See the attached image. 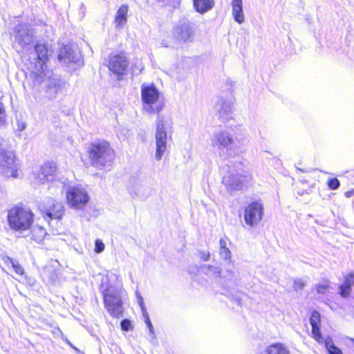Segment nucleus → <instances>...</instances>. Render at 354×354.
<instances>
[{"label":"nucleus","mask_w":354,"mask_h":354,"mask_svg":"<svg viewBox=\"0 0 354 354\" xmlns=\"http://www.w3.org/2000/svg\"><path fill=\"white\" fill-rule=\"evenodd\" d=\"M90 164L97 169L110 167L115 159V151L109 143L104 140L91 142L88 148Z\"/></svg>","instance_id":"nucleus-1"},{"label":"nucleus","mask_w":354,"mask_h":354,"mask_svg":"<svg viewBox=\"0 0 354 354\" xmlns=\"http://www.w3.org/2000/svg\"><path fill=\"white\" fill-rule=\"evenodd\" d=\"M102 292L104 298V306L113 317H119L122 315V301L121 288L112 284L106 285V288L102 286Z\"/></svg>","instance_id":"nucleus-2"},{"label":"nucleus","mask_w":354,"mask_h":354,"mask_svg":"<svg viewBox=\"0 0 354 354\" xmlns=\"http://www.w3.org/2000/svg\"><path fill=\"white\" fill-rule=\"evenodd\" d=\"M33 217L34 214L29 209L14 207L8 213V225L13 231L21 232L30 228Z\"/></svg>","instance_id":"nucleus-3"},{"label":"nucleus","mask_w":354,"mask_h":354,"mask_svg":"<svg viewBox=\"0 0 354 354\" xmlns=\"http://www.w3.org/2000/svg\"><path fill=\"white\" fill-rule=\"evenodd\" d=\"M160 97V92L154 84H142L141 86V98L144 104V109L149 113H159L162 109V105L153 106Z\"/></svg>","instance_id":"nucleus-4"},{"label":"nucleus","mask_w":354,"mask_h":354,"mask_svg":"<svg viewBox=\"0 0 354 354\" xmlns=\"http://www.w3.org/2000/svg\"><path fill=\"white\" fill-rule=\"evenodd\" d=\"M167 133L164 124V117L158 115L156 120L155 141L156 153L155 158L157 160H160L164 153L167 150Z\"/></svg>","instance_id":"nucleus-5"},{"label":"nucleus","mask_w":354,"mask_h":354,"mask_svg":"<svg viewBox=\"0 0 354 354\" xmlns=\"http://www.w3.org/2000/svg\"><path fill=\"white\" fill-rule=\"evenodd\" d=\"M263 214V204L260 201H253L245 207L244 221L248 226L253 227L261 222Z\"/></svg>","instance_id":"nucleus-6"},{"label":"nucleus","mask_w":354,"mask_h":354,"mask_svg":"<svg viewBox=\"0 0 354 354\" xmlns=\"http://www.w3.org/2000/svg\"><path fill=\"white\" fill-rule=\"evenodd\" d=\"M35 31L29 24H18L15 28V40L22 48L33 44Z\"/></svg>","instance_id":"nucleus-7"},{"label":"nucleus","mask_w":354,"mask_h":354,"mask_svg":"<svg viewBox=\"0 0 354 354\" xmlns=\"http://www.w3.org/2000/svg\"><path fill=\"white\" fill-rule=\"evenodd\" d=\"M236 140L239 142L237 138L234 139L233 135L227 130L214 133L211 138L213 145L217 146L219 149L223 148L227 150L239 147Z\"/></svg>","instance_id":"nucleus-8"},{"label":"nucleus","mask_w":354,"mask_h":354,"mask_svg":"<svg viewBox=\"0 0 354 354\" xmlns=\"http://www.w3.org/2000/svg\"><path fill=\"white\" fill-rule=\"evenodd\" d=\"M68 205L75 209H82L88 202L89 196L85 189L79 187H71L67 191Z\"/></svg>","instance_id":"nucleus-9"},{"label":"nucleus","mask_w":354,"mask_h":354,"mask_svg":"<svg viewBox=\"0 0 354 354\" xmlns=\"http://www.w3.org/2000/svg\"><path fill=\"white\" fill-rule=\"evenodd\" d=\"M0 173L7 177L17 176V165L15 162V154L12 151L0 153Z\"/></svg>","instance_id":"nucleus-10"},{"label":"nucleus","mask_w":354,"mask_h":354,"mask_svg":"<svg viewBox=\"0 0 354 354\" xmlns=\"http://www.w3.org/2000/svg\"><path fill=\"white\" fill-rule=\"evenodd\" d=\"M174 36L178 43L192 42L194 38V30L189 22H180L174 28Z\"/></svg>","instance_id":"nucleus-11"},{"label":"nucleus","mask_w":354,"mask_h":354,"mask_svg":"<svg viewBox=\"0 0 354 354\" xmlns=\"http://www.w3.org/2000/svg\"><path fill=\"white\" fill-rule=\"evenodd\" d=\"M129 61L124 53H120L110 57L109 68L114 74L122 75L125 73Z\"/></svg>","instance_id":"nucleus-12"},{"label":"nucleus","mask_w":354,"mask_h":354,"mask_svg":"<svg viewBox=\"0 0 354 354\" xmlns=\"http://www.w3.org/2000/svg\"><path fill=\"white\" fill-rule=\"evenodd\" d=\"M58 59L64 64L78 63L80 59V52L73 49L71 45L64 46L59 52Z\"/></svg>","instance_id":"nucleus-13"},{"label":"nucleus","mask_w":354,"mask_h":354,"mask_svg":"<svg viewBox=\"0 0 354 354\" xmlns=\"http://www.w3.org/2000/svg\"><path fill=\"white\" fill-rule=\"evenodd\" d=\"M244 176L239 174H233L229 172L227 175L223 178V183L225 186L226 189L231 194L237 190L241 189L243 187Z\"/></svg>","instance_id":"nucleus-14"},{"label":"nucleus","mask_w":354,"mask_h":354,"mask_svg":"<svg viewBox=\"0 0 354 354\" xmlns=\"http://www.w3.org/2000/svg\"><path fill=\"white\" fill-rule=\"evenodd\" d=\"M44 211L48 217L53 219H60L64 212V207L61 203L52 198L48 199L44 203Z\"/></svg>","instance_id":"nucleus-15"},{"label":"nucleus","mask_w":354,"mask_h":354,"mask_svg":"<svg viewBox=\"0 0 354 354\" xmlns=\"http://www.w3.org/2000/svg\"><path fill=\"white\" fill-rule=\"evenodd\" d=\"M201 272L209 277L214 279L217 278H227L228 280H234V274L232 271L227 270V275H221V269L218 267L210 266V265H203L201 267Z\"/></svg>","instance_id":"nucleus-16"},{"label":"nucleus","mask_w":354,"mask_h":354,"mask_svg":"<svg viewBox=\"0 0 354 354\" xmlns=\"http://www.w3.org/2000/svg\"><path fill=\"white\" fill-rule=\"evenodd\" d=\"M321 321L320 314L319 312L314 310L310 318V324L312 327V335L313 338L319 343L324 342V337L320 331L319 323Z\"/></svg>","instance_id":"nucleus-17"},{"label":"nucleus","mask_w":354,"mask_h":354,"mask_svg":"<svg viewBox=\"0 0 354 354\" xmlns=\"http://www.w3.org/2000/svg\"><path fill=\"white\" fill-rule=\"evenodd\" d=\"M232 15L235 21L241 24L244 22L245 17L243 11L242 0H233L232 2Z\"/></svg>","instance_id":"nucleus-18"},{"label":"nucleus","mask_w":354,"mask_h":354,"mask_svg":"<svg viewBox=\"0 0 354 354\" xmlns=\"http://www.w3.org/2000/svg\"><path fill=\"white\" fill-rule=\"evenodd\" d=\"M260 354H290V351L284 344L274 343L264 348Z\"/></svg>","instance_id":"nucleus-19"},{"label":"nucleus","mask_w":354,"mask_h":354,"mask_svg":"<svg viewBox=\"0 0 354 354\" xmlns=\"http://www.w3.org/2000/svg\"><path fill=\"white\" fill-rule=\"evenodd\" d=\"M128 6L127 4H122L119 9L118 10L115 17V21L117 26H123L127 20V12H128Z\"/></svg>","instance_id":"nucleus-20"},{"label":"nucleus","mask_w":354,"mask_h":354,"mask_svg":"<svg viewBox=\"0 0 354 354\" xmlns=\"http://www.w3.org/2000/svg\"><path fill=\"white\" fill-rule=\"evenodd\" d=\"M47 91H50V95H55L59 91L62 87V82L58 77H50L46 84Z\"/></svg>","instance_id":"nucleus-21"},{"label":"nucleus","mask_w":354,"mask_h":354,"mask_svg":"<svg viewBox=\"0 0 354 354\" xmlns=\"http://www.w3.org/2000/svg\"><path fill=\"white\" fill-rule=\"evenodd\" d=\"M214 0H194V6L196 11L203 14L213 8Z\"/></svg>","instance_id":"nucleus-22"},{"label":"nucleus","mask_w":354,"mask_h":354,"mask_svg":"<svg viewBox=\"0 0 354 354\" xmlns=\"http://www.w3.org/2000/svg\"><path fill=\"white\" fill-rule=\"evenodd\" d=\"M216 109L218 111L221 117L227 118L232 112V104L230 102L221 98L218 101Z\"/></svg>","instance_id":"nucleus-23"},{"label":"nucleus","mask_w":354,"mask_h":354,"mask_svg":"<svg viewBox=\"0 0 354 354\" xmlns=\"http://www.w3.org/2000/svg\"><path fill=\"white\" fill-rule=\"evenodd\" d=\"M35 50L40 65H44L48 59V49L46 45L37 44L35 45Z\"/></svg>","instance_id":"nucleus-24"},{"label":"nucleus","mask_w":354,"mask_h":354,"mask_svg":"<svg viewBox=\"0 0 354 354\" xmlns=\"http://www.w3.org/2000/svg\"><path fill=\"white\" fill-rule=\"evenodd\" d=\"M47 232L44 227L40 225H35L31 231V239L37 243L41 242L46 236Z\"/></svg>","instance_id":"nucleus-25"},{"label":"nucleus","mask_w":354,"mask_h":354,"mask_svg":"<svg viewBox=\"0 0 354 354\" xmlns=\"http://www.w3.org/2000/svg\"><path fill=\"white\" fill-rule=\"evenodd\" d=\"M40 170L41 172H43V174H45L49 181H53L54 180V176L56 171V167L55 163H45L41 167Z\"/></svg>","instance_id":"nucleus-26"},{"label":"nucleus","mask_w":354,"mask_h":354,"mask_svg":"<svg viewBox=\"0 0 354 354\" xmlns=\"http://www.w3.org/2000/svg\"><path fill=\"white\" fill-rule=\"evenodd\" d=\"M3 261L6 265H11L15 272L19 275H23L24 270L19 262L9 257H5Z\"/></svg>","instance_id":"nucleus-27"},{"label":"nucleus","mask_w":354,"mask_h":354,"mask_svg":"<svg viewBox=\"0 0 354 354\" xmlns=\"http://www.w3.org/2000/svg\"><path fill=\"white\" fill-rule=\"evenodd\" d=\"M325 347L329 354H343L342 351L337 348L333 343V341L330 337H327L324 339Z\"/></svg>","instance_id":"nucleus-28"},{"label":"nucleus","mask_w":354,"mask_h":354,"mask_svg":"<svg viewBox=\"0 0 354 354\" xmlns=\"http://www.w3.org/2000/svg\"><path fill=\"white\" fill-rule=\"evenodd\" d=\"M142 313H143V316L145 317V322L149 329L150 336L152 339H155L156 335H155L154 329H153V325L150 321L149 315L146 310L142 311Z\"/></svg>","instance_id":"nucleus-29"},{"label":"nucleus","mask_w":354,"mask_h":354,"mask_svg":"<svg viewBox=\"0 0 354 354\" xmlns=\"http://www.w3.org/2000/svg\"><path fill=\"white\" fill-rule=\"evenodd\" d=\"M329 289L328 281L324 283H319L315 286V290L318 294L324 295Z\"/></svg>","instance_id":"nucleus-30"},{"label":"nucleus","mask_w":354,"mask_h":354,"mask_svg":"<svg viewBox=\"0 0 354 354\" xmlns=\"http://www.w3.org/2000/svg\"><path fill=\"white\" fill-rule=\"evenodd\" d=\"M339 290L341 297L346 298L350 295L352 288L342 283L339 286Z\"/></svg>","instance_id":"nucleus-31"},{"label":"nucleus","mask_w":354,"mask_h":354,"mask_svg":"<svg viewBox=\"0 0 354 354\" xmlns=\"http://www.w3.org/2000/svg\"><path fill=\"white\" fill-rule=\"evenodd\" d=\"M343 284L352 288V287L354 285V274L353 273H350V274H347L344 277Z\"/></svg>","instance_id":"nucleus-32"},{"label":"nucleus","mask_w":354,"mask_h":354,"mask_svg":"<svg viewBox=\"0 0 354 354\" xmlns=\"http://www.w3.org/2000/svg\"><path fill=\"white\" fill-rule=\"evenodd\" d=\"M328 186L330 189L335 190L339 188L340 186V183L337 178H333L328 181Z\"/></svg>","instance_id":"nucleus-33"},{"label":"nucleus","mask_w":354,"mask_h":354,"mask_svg":"<svg viewBox=\"0 0 354 354\" xmlns=\"http://www.w3.org/2000/svg\"><path fill=\"white\" fill-rule=\"evenodd\" d=\"M35 178L37 183L39 184H44L45 183L50 182L45 174H43V172H41V170L37 174V176Z\"/></svg>","instance_id":"nucleus-34"},{"label":"nucleus","mask_w":354,"mask_h":354,"mask_svg":"<svg viewBox=\"0 0 354 354\" xmlns=\"http://www.w3.org/2000/svg\"><path fill=\"white\" fill-rule=\"evenodd\" d=\"M305 285L306 283L303 279H297L294 281L293 288L295 290H302Z\"/></svg>","instance_id":"nucleus-35"},{"label":"nucleus","mask_w":354,"mask_h":354,"mask_svg":"<svg viewBox=\"0 0 354 354\" xmlns=\"http://www.w3.org/2000/svg\"><path fill=\"white\" fill-rule=\"evenodd\" d=\"M104 250V244L99 239H97L95 242V252L96 253H100Z\"/></svg>","instance_id":"nucleus-36"},{"label":"nucleus","mask_w":354,"mask_h":354,"mask_svg":"<svg viewBox=\"0 0 354 354\" xmlns=\"http://www.w3.org/2000/svg\"><path fill=\"white\" fill-rule=\"evenodd\" d=\"M120 326H121V328L124 330V331H128L130 330V328L131 326V321L127 319H123L121 323H120Z\"/></svg>","instance_id":"nucleus-37"},{"label":"nucleus","mask_w":354,"mask_h":354,"mask_svg":"<svg viewBox=\"0 0 354 354\" xmlns=\"http://www.w3.org/2000/svg\"><path fill=\"white\" fill-rule=\"evenodd\" d=\"M230 254H231V252L230 251V250L227 248H220V255L223 259H224L225 260L230 259Z\"/></svg>","instance_id":"nucleus-38"},{"label":"nucleus","mask_w":354,"mask_h":354,"mask_svg":"<svg viewBox=\"0 0 354 354\" xmlns=\"http://www.w3.org/2000/svg\"><path fill=\"white\" fill-rule=\"evenodd\" d=\"M6 112L3 104L0 103V127L5 124Z\"/></svg>","instance_id":"nucleus-39"},{"label":"nucleus","mask_w":354,"mask_h":354,"mask_svg":"<svg viewBox=\"0 0 354 354\" xmlns=\"http://www.w3.org/2000/svg\"><path fill=\"white\" fill-rule=\"evenodd\" d=\"M198 253L200 258L205 261H208L210 258V254L209 252L199 251Z\"/></svg>","instance_id":"nucleus-40"},{"label":"nucleus","mask_w":354,"mask_h":354,"mask_svg":"<svg viewBox=\"0 0 354 354\" xmlns=\"http://www.w3.org/2000/svg\"><path fill=\"white\" fill-rule=\"evenodd\" d=\"M136 294H137L138 302L142 309V311L146 310L145 306H144L143 298L138 292H136Z\"/></svg>","instance_id":"nucleus-41"},{"label":"nucleus","mask_w":354,"mask_h":354,"mask_svg":"<svg viewBox=\"0 0 354 354\" xmlns=\"http://www.w3.org/2000/svg\"><path fill=\"white\" fill-rule=\"evenodd\" d=\"M26 128V124L24 122H17V129L19 131H24Z\"/></svg>","instance_id":"nucleus-42"},{"label":"nucleus","mask_w":354,"mask_h":354,"mask_svg":"<svg viewBox=\"0 0 354 354\" xmlns=\"http://www.w3.org/2000/svg\"><path fill=\"white\" fill-rule=\"evenodd\" d=\"M57 330L59 331V333H60L61 334V337L63 341H64L66 343H67L71 347L73 346V344H71V342L68 339V338L66 337H65L62 331L60 330L59 328L57 329Z\"/></svg>","instance_id":"nucleus-43"},{"label":"nucleus","mask_w":354,"mask_h":354,"mask_svg":"<svg viewBox=\"0 0 354 354\" xmlns=\"http://www.w3.org/2000/svg\"><path fill=\"white\" fill-rule=\"evenodd\" d=\"M220 248H227V241L224 239H221L219 241Z\"/></svg>","instance_id":"nucleus-44"},{"label":"nucleus","mask_w":354,"mask_h":354,"mask_svg":"<svg viewBox=\"0 0 354 354\" xmlns=\"http://www.w3.org/2000/svg\"><path fill=\"white\" fill-rule=\"evenodd\" d=\"M234 299L236 301L238 305H241V299L239 297L236 296L234 297Z\"/></svg>","instance_id":"nucleus-45"},{"label":"nucleus","mask_w":354,"mask_h":354,"mask_svg":"<svg viewBox=\"0 0 354 354\" xmlns=\"http://www.w3.org/2000/svg\"><path fill=\"white\" fill-rule=\"evenodd\" d=\"M71 348L78 354H82V351L77 348V347H75L74 345H73V346H71Z\"/></svg>","instance_id":"nucleus-46"},{"label":"nucleus","mask_w":354,"mask_h":354,"mask_svg":"<svg viewBox=\"0 0 354 354\" xmlns=\"http://www.w3.org/2000/svg\"><path fill=\"white\" fill-rule=\"evenodd\" d=\"M353 195V191L347 192L345 193V196L348 198L352 196Z\"/></svg>","instance_id":"nucleus-47"},{"label":"nucleus","mask_w":354,"mask_h":354,"mask_svg":"<svg viewBox=\"0 0 354 354\" xmlns=\"http://www.w3.org/2000/svg\"><path fill=\"white\" fill-rule=\"evenodd\" d=\"M350 341L352 342L354 344V338H349Z\"/></svg>","instance_id":"nucleus-48"},{"label":"nucleus","mask_w":354,"mask_h":354,"mask_svg":"<svg viewBox=\"0 0 354 354\" xmlns=\"http://www.w3.org/2000/svg\"><path fill=\"white\" fill-rule=\"evenodd\" d=\"M82 354H85V353L83 352V353H82Z\"/></svg>","instance_id":"nucleus-49"}]
</instances>
